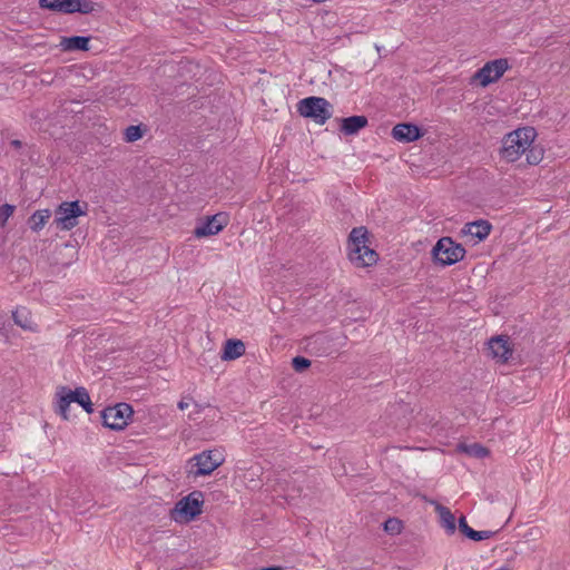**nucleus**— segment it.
Returning <instances> with one entry per match:
<instances>
[{
  "label": "nucleus",
  "mask_w": 570,
  "mask_h": 570,
  "mask_svg": "<svg viewBox=\"0 0 570 570\" xmlns=\"http://www.w3.org/2000/svg\"><path fill=\"white\" fill-rule=\"evenodd\" d=\"M368 242L370 232L365 226L354 227L350 232L346 242L347 257L355 267H371L377 263L379 254L367 245Z\"/></svg>",
  "instance_id": "obj_1"
},
{
  "label": "nucleus",
  "mask_w": 570,
  "mask_h": 570,
  "mask_svg": "<svg viewBox=\"0 0 570 570\" xmlns=\"http://www.w3.org/2000/svg\"><path fill=\"white\" fill-rule=\"evenodd\" d=\"M535 137L537 131L533 127H523L507 134L502 139L501 157L510 163L517 161Z\"/></svg>",
  "instance_id": "obj_2"
},
{
  "label": "nucleus",
  "mask_w": 570,
  "mask_h": 570,
  "mask_svg": "<svg viewBox=\"0 0 570 570\" xmlns=\"http://www.w3.org/2000/svg\"><path fill=\"white\" fill-rule=\"evenodd\" d=\"M56 413L63 420H69L70 404H79L88 414L94 413V404L86 387L78 386L71 390L68 386H58L55 393Z\"/></svg>",
  "instance_id": "obj_3"
},
{
  "label": "nucleus",
  "mask_w": 570,
  "mask_h": 570,
  "mask_svg": "<svg viewBox=\"0 0 570 570\" xmlns=\"http://www.w3.org/2000/svg\"><path fill=\"white\" fill-rule=\"evenodd\" d=\"M203 492L195 490L175 503L169 517L177 523H188L203 513Z\"/></svg>",
  "instance_id": "obj_4"
},
{
  "label": "nucleus",
  "mask_w": 570,
  "mask_h": 570,
  "mask_svg": "<svg viewBox=\"0 0 570 570\" xmlns=\"http://www.w3.org/2000/svg\"><path fill=\"white\" fill-rule=\"evenodd\" d=\"M465 254L463 245L454 242L450 236L441 237L431 250L433 263L443 267L461 262Z\"/></svg>",
  "instance_id": "obj_5"
},
{
  "label": "nucleus",
  "mask_w": 570,
  "mask_h": 570,
  "mask_svg": "<svg viewBox=\"0 0 570 570\" xmlns=\"http://www.w3.org/2000/svg\"><path fill=\"white\" fill-rule=\"evenodd\" d=\"M297 112L303 118L324 125L333 115L332 105L323 97L311 96L298 101Z\"/></svg>",
  "instance_id": "obj_6"
},
{
  "label": "nucleus",
  "mask_w": 570,
  "mask_h": 570,
  "mask_svg": "<svg viewBox=\"0 0 570 570\" xmlns=\"http://www.w3.org/2000/svg\"><path fill=\"white\" fill-rule=\"evenodd\" d=\"M132 415V406L124 402L117 403L114 406H107L100 412L102 425L112 431L126 429Z\"/></svg>",
  "instance_id": "obj_7"
},
{
  "label": "nucleus",
  "mask_w": 570,
  "mask_h": 570,
  "mask_svg": "<svg viewBox=\"0 0 570 570\" xmlns=\"http://www.w3.org/2000/svg\"><path fill=\"white\" fill-rule=\"evenodd\" d=\"M224 463V456L220 452L216 450H206L199 454L194 455L188 464L191 465L190 470H188V476L193 475L195 478L209 475L217 468H219Z\"/></svg>",
  "instance_id": "obj_8"
},
{
  "label": "nucleus",
  "mask_w": 570,
  "mask_h": 570,
  "mask_svg": "<svg viewBox=\"0 0 570 570\" xmlns=\"http://www.w3.org/2000/svg\"><path fill=\"white\" fill-rule=\"evenodd\" d=\"M88 204L80 206L79 200L63 202L56 209L55 223L61 229L70 230L78 225V218L87 214Z\"/></svg>",
  "instance_id": "obj_9"
},
{
  "label": "nucleus",
  "mask_w": 570,
  "mask_h": 570,
  "mask_svg": "<svg viewBox=\"0 0 570 570\" xmlns=\"http://www.w3.org/2000/svg\"><path fill=\"white\" fill-rule=\"evenodd\" d=\"M509 68L510 65L507 58L488 61L472 76L471 82L478 81L481 87L485 88L498 81Z\"/></svg>",
  "instance_id": "obj_10"
},
{
  "label": "nucleus",
  "mask_w": 570,
  "mask_h": 570,
  "mask_svg": "<svg viewBox=\"0 0 570 570\" xmlns=\"http://www.w3.org/2000/svg\"><path fill=\"white\" fill-rule=\"evenodd\" d=\"M228 224V216L226 213H217L215 215L207 216L200 220L194 229V235L197 238H204L213 235H217Z\"/></svg>",
  "instance_id": "obj_11"
},
{
  "label": "nucleus",
  "mask_w": 570,
  "mask_h": 570,
  "mask_svg": "<svg viewBox=\"0 0 570 570\" xmlns=\"http://www.w3.org/2000/svg\"><path fill=\"white\" fill-rule=\"evenodd\" d=\"M425 130L413 122L396 124L391 131V136L400 142H413L421 139Z\"/></svg>",
  "instance_id": "obj_12"
},
{
  "label": "nucleus",
  "mask_w": 570,
  "mask_h": 570,
  "mask_svg": "<svg viewBox=\"0 0 570 570\" xmlns=\"http://www.w3.org/2000/svg\"><path fill=\"white\" fill-rule=\"evenodd\" d=\"M489 351L494 358H498L502 363H507L512 356L513 350L510 346L509 337L504 335H497L490 338Z\"/></svg>",
  "instance_id": "obj_13"
},
{
  "label": "nucleus",
  "mask_w": 570,
  "mask_h": 570,
  "mask_svg": "<svg viewBox=\"0 0 570 570\" xmlns=\"http://www.w3.org/2000/svg\"><path fill=\"white\" fill-rule=\"evenodd\" d=\"M368 119L364 115H353L340 119V131L345 136L357 135L367 127Z\"/></svg>",
  "instance_id": "obj_14"
},
{
  "label": "nucleus",
  "mask_w": 570,
  "mask_h": 570,
  "mask_svg": "<svg viewBox=\"0 0 570 570\" xmlns=\"http://www.w3.org/2000/svg\"><path fill=\"white\" fill-rule=\"evenodd\" d=\"M492 230V225L489 220L478 219L474 222L466 223L461 233L463 235H470L476 239V242L484 240Z\"/></svg>",
  "instance_id": "obj_15"
},
{
  "label": "nucleus",
  "mask_w": 570,
  "mask_h": 570,
  "mask_svg": "<svg viewBox=\"0 0 570 570\" xmlns=\"http://www.w3.org/2000/svg\"><path fill=\"white\" fill-rule=\"evenodd\" d=\"M245 351L246 346L242 340L228 338L223 345L220 358L223 361H234L243 356Z\"/></svg>",
  "instance_id": "obj_16"
},
{
  "label": "nucleus",
  "mask_w": 570,
  "mask_h": 570,
  "mask_svg": "<svg viewBox=\"0 0 570 570\" xmlns=\"http://www.w3.org/2000/svg\"><path fill=\"white\" fill-rule=\"evenodd\" d=\"M90 40L91 36L61 37L60 47L62 51L67 52L88 51Z\"/></svg>",
  "instance_id": "obj_17"
},
{
  "label": "nucleus",
  "mask_w": 570,
  "mask_h": 570,
  "mask_svg": "<svg viewBox=\"0 0 570 570\" xmlns=\"http://www.w3.org/2000/svg\"><path fill=\"white\" fill-rule=\"evenodd\" d=\"M39 7L53 12L72 14L75 0H39Z\"/></svg>",
  "instance_id": "obj_18"
},
{
  "label": "nucleus",
  "mask_w": 570,
  "mask_h": 570,
  "mask_svg": "<svg viewBox=\"0 0 570 570\" xmlns=\"http://www.w3.org/2000/svg\"><path fill=\"white\" fill-rule=\"evenodd\" d=\"M435 510L440 515L441 525L445 529L448 534H453L456 531L455 517L448 507L433 501Z\"/></svg>",
  "instance_id": "obj_19"
},
{
  "label": "nucleus",
  "mask_w": 570,
  "mask_h": 570,
  "mask_svg": "<svg viewBox=\"0 0 570 570\" xmlns=\"http://www.w3.org/2000/svg\"><path fill=\"white\" fill-rule=\"evenodd\" d=\"M458 450L461 452L466 453L468 455L476 459H483L490 454V451L488 448L483 446L480 443H459Z\"/></svg>",
  "instance_id": "obj_20"
},
{
  "label": "nucleus",
  "mask_w": 570,
  "mask_h": 570,
  "mask_svg": "<svg viewBox=\"0 0 570 570\" xmlns=\"http://www.w3.org/2000/svg\"><path fill=\"white\" fill-rule=\"evenodd\" d=\"M50 216L51 212L49 209L36 210L28 219L30 229L33 232H39L42 229Z\"/></svg>",
  "instance_id": "obj_21"
},
{
  "label": "nucleus",
  "mask_w": 570,
  "mask_h": 570,
  "mask_svg": "<svg viewBox=\"0 0 570 570\" xmlns=\"http://www.w3.org/2000/svg\"><path fill=\"white\" fill-rule=\"evenodd\" d=\"M328 338L323 334H316L311 336L307 340L306 348L309 353H315L316 355L321 356L324 353H326L327 348H321L324 344H328Z\"/></svg>",
  "instance_id": "obj_22"
},
{
  "label": "nucleus",
  "mask_w": 570,
  "mask_h": 570,
  "mask_svg": "<svg viewBox=\"0 0 570 570\" xmlns=\"http://www.w3.org/2000/svg\"><path fill=\"white\" fill-rule=\"evenodd\" d=\"M147 131V127L144 124L130 125L124 130V140L126 142H135L141 139Z\"/></svg>",
  "instance_id": "obj_23"
},
{
  "label": "nucleus",
  "mask_w": 570,
  "mask_h": 570,
  "mask_svg": "<svg viewBox=\"0 0 570 570\" xmlns=\"http://www.w3.org/2000/svg\"><path fill=\"white\" fill-rule=\"evenodd\" d=\"M524 154L527 164L538 165L543 159L544 149L540 145H534L532 142Z\"/></svg>",
  "instance_id": "obj_24"
},
{
  "label": "nucleus",
  "mask_w": 570,
  "mask_h": 570,
  "mask_svg": "<svg viewBox=\"0 0 570 570\" xmlns=\"http://www.w3.org/2000/svg\"><path fill=\"white\" fill-rule=\"evenodd\" d=\"M96 7L99 6L91 0H75L73 13L89 14L96 11Z\"/></svg>",
  "instance_id": "obj_25"
},
{
  "label": "nucleus",
  "mask_w": 570,
  "mask_h": 570,
  "mask_svg": "<svg viewBox=\"0 0 570 570\" xmlns=\"http://www.w3.org/2000/svg\"><path fill=\"white\" fill-rule=\"evenodd\" d=\"M383 528H384V531L390 534H399V533H401V531L403 529V524H402V521L399 520L397 518H389L383 523Z\"/></svg>",
  "instance_id": "obj_26"
},
{
  "label": "nucleus",
  "mask_w": 570,
  "mask_h": 570,
  "mask_svg": "<svg viewBox=\"0 0 570 570\" xmlns=\"http://www.w3.org/2000/svg\"><path fill=\"white\" fill-rule=\"evenodd\" d=\"M311 361L304 356H301V355H297L295 357L292 358V367L297 372V373H303L304 371H306L309 366H311Z\"/></svg>",
  "instance_id": "obj_27"
},
{
  "label": "nucleus",
  "mask_w": 570,
  "mask_h": 570,
  "mask_svg": "<svg viewBox=\"0 0 570 570\" xmlns=\"http://www.w3.org/2000/svg\"><path fill=\"white\" fill-rule=\"evenodd\" d=\"M495 533H497L495 531H488V530H485V531H476V530L472 529V531L468 535V539L478 542V541H483V540L490 539Z\"/></svg>",
  "instance_id": "obj_28"
},
{
  "label": "nucleus",
  "mask_w": 570,
  "mask_h": 570,
  "mask_svg": "<svg viewBox=\"0 0 570 570\" xmlns=\"http://www.w3.org/2000/svg\"><path fill=\"white\" fill-rule=\"evenodd\" d=\"M16 206L11 204H3L0 206V223L2 226L7 223L8 218L14 213Z\"/></svg>",
  "instance_id": "obj_29"
},
{
  "label": "nucleus",
  "mask_w": 570,
  "mask_h": 570,
  "mask_svg": "<svg viewBox=\"0 0 570 570\" xmlns=\"http://www.w3.org/2000/svg\"><path fill=\"white\" fill-rule=\"evenodd\" d=\"M456 529L465 537L470 534L472 528L468 524L465 515H461L458 520Z\"/></svg>",
  "instance_id": "obj_30"
},
{
  "label": "nucleus",
  "mask_w": 570,
  "mask_h": 570,
  "mask_svg": "<svg viewBox=\"0 0 570 570\" xmlns=\"http://www.w3.org/2000/svg\"><path fill=\"white\" fill-rule=\"evenodd\" d=\"M12 317H13V321L17 325H19L20 327L22 328H27L28 327V324L22 321V317H20V311L17 309L12 313Z\"/></svg>",
  "instance_id": "obj_31"
},
{
  "label": "nucleus",
  "mask_w": 570,
  "mask_h": 570,
  "mask_svg": "<svg viewBox=\"0 0 570 570\" xmlns=\"http://www.w3.org/2000/svg\"><path fill=\"white\" fill-rule=\"evenodd\" d=\"M10 145H11L13 148H16V149H20V148H22V146H23L22 141H21V140H19V139H13V140H11V141H10Z\"/></svg>",
  "instance_id": "obj_32"
},
{
  "label": "nucleus",
  "mask_w": 570,
  "mask_h": 570,
  "mask_svg": "<svg viewBox=\"0 0 570 570\" xmlns=\"http://www.w3.org/2000/svg\"><path fill=\"white\" fill-rule=\"evenodd\" d=\"M257 570H283V567H281V566L262 567Z\"/></svg>",
  "instance_id": "obj_33"
},
{
  "label": "nucleus",
  "mask_w": 570,
  "mask_h": 570,
  "mask_svg": "<svg viewBox=\"0 0 570 570\" xmlns=\"http://www.w3.org/2000/svg\"><path fill=\"white\" fill-rule=\"evenodd\" d=\"M178 407H179L180 410H185V409H187V407H188V403H187V402H185L184 400H181V401H179V402H178Z\"/></svg>",
  "instance_id": "obj_34"
},
{
  "label": "nucleus",
  "mask_w": 570,
  "mask_h": 570,
  "mask_svg": "<svg viewBox=\"0 0 570 570\" xmlns=\"http://www.w3.org/2000/svg\"><path fill=\"white\" fill-rule=\"evenodd\" d=\"M309 445H311V448H312V449H314V450H321V449H323V445L317 444V443H314V444H313V443H311Z\"/></svg>",
  "instance_id": "obj_35"
},
{
  "label": "nucleus",
  "mask_w": 570,
  "mask_h": 570,
  "mask_svg": "<svg viewBox=\"0 0 570 570\" xmlns=\"http://www.w3.org/2000/svg\"><path fill=\"white\" fill-rule=\"evenodd\" d=\"M4 332H6L4 327H3V326H0V335H6V333H4Z\"/></svg>",
  "instance_id": "obj_36"
}]
</instances>
